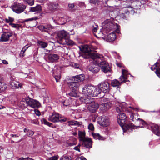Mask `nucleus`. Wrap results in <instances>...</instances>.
<instances>
[{"instance_id":"29","label":"nucleus","mask_w":160,"mask_h":160,"mask_svg":"<svg viewBox=\"0 0 160 160\" xmlns=\"http://www.w3.org/2000/svg\"><path fill=\"white\" fill-rule=\"evenodd\" d=\"M42 10L41 7L40 5H38L35 7H31L30 9V11L32 12H39Z\"/></svg>"},{"instance_id":"55","label":"nucleus","mask_w":160,"mask_h":160,"mask_svg":"<svg viewBox=\"0 0 160 160\" xmlns=\"http://www.w3.org/2000/svg\"><path fill=\"white\" fill-rule=\"evenodd\" d=\"M81 146V145L80 144H78L77 146L75 147L74 148V149L77 151H78L79 152H80V147Z\"/></svg>"},{"instance_id":"63","label":"nucleus","mask_w":160,"mask_h":160,"mask_svg":"<svg viewBox=\"0 0 160 160\" xmlns=\"http://www.w3.org/2000/svg\"><path fill=\"white\" fill-rule=\"evenodd\" d=\"M37 2L40 3H44L46 0H36Z\"/></svg>"},{"instance_id":"61","label":"nucleus","mask_w":160,"mask_h":160,"mask_svg":"<svg viewBox=\"0 0 160 160\" xmlns=\"http://www.w3.org/2000/svg\"><path fill=\"white\" fill-rule=\"evenodd\" d=\"M68 6L70 9H72L74 7V5L73 3L68 4Z\"/></svg>"},{"instance_id":"5","label":"nucleus","mask_w":160,"mask_h":160,"mask_svg":"<svg viewBox=\"0 0 160 160\" xmlns=\"http://www.w3.org/2000/svg\"><path fill=\"white\" fill-rule=\"evenodd\" d=\"M102 33L104 34L107 33L110 31L115 29L116 27L115 24L111 20L107 19L104 21L102 23Z\"/></svg>"},{"instance_id":"49","label":"nucleus","mask_w":160,"mask_h":160,"mask_svg":"<svg viewBox=\"0 0 160 160\" xmlns=\"http://www.w3.org/2000/svg\"><path fill=\"white\" fill-rule=\"evenodd\" d=\"M88 128L91 131H92L94 129L93 125L92 123H90L89 124Z\"/></svg>"},{"instance_id":"26","label":"nucleus","mask_w":160,"mask_h":160,"mask_svg":"<svg viewBox=\"0 0 160 160\" xmlns=\"http://www.w3.org/2000/svg\"><path fill=\"white\" fill-rule=\"evenodd\" d=\"M111 105V104L110 102L102 103L101 104V108L103 111H106L109 109Z\"/></svg>"},{"instance_id":"21","label":"nucleus","mask_w":160,"mask_h":160,"mask_svg":"<svg viewBox=\"0 0 160 160\" xmlns=\"http://www.w3.org/2000/svg\"><path fill=\"white\" fill-rule=\"evenodd\" d=\"M151 130L156 135L160 136V129L158 126L155 124H152L150 126Z\"/></svg>"},{"instance_id":"16","label":"nucleus","mask_w":160,"mask_h":160,"mask_svg":"<svg viewBox=\"0 0 160 160\" xmlns=\"http://www.w3.org/2000/svg\"><path fill=\"white\" fill-rule=\"evenodd\" d=\"M57 36L60 40L64 41L68 36V33L64 30L59 31Z\"/></svg>"},{"instance_id":"14","label":"nucleus","mask_w":160,"mask_h":160,"mask_svg":"<svg viewBox=\"0 0 160 160\" xmlns=\"http://www.w3.org/2000/svg\"><path fill=\"white\" fill-rule=\"evenodd\" d=\"M83 143L82 145L88 148H91L92 147V142L91 139L87 137L82 141Z\"/></svg>"},{"instance_id":"42","label":"nucleus","mask_w":160,"mask_h":160,"mask_svg":"<svg viewBox=\"0 0 160 160\" xmlns=\"http://www.w3.org/2000/svg\"><path fill=\"white\" fill-rule=\"evenodd\" d=\"M38 17H35L32 18L25 19L24 20V22H28V21H31L33 20L36 21V20L38 19Z\"/></svg>"},{"instance_id":"35","label":"nucleus","mask_w":160,"mask_h":160,"mask_svg":"<svg viewBox=\"0 0 160 160\" xmlns=\"http://www.w3.org/2000/svg\"><path fill=\"white\" fill-rule=\"evenodd\" d=\"M92 135L94 138L95 139H98L101 140H103L104 138L100 136V135L98 133H92Z\"/></svg>"},{"instance_id":"58","label":"nucleus","mask_w":160,"mask_h":160,"mask_svg":"<svg viewBox=\"0 0 160 160\" xmlns=\"http://www.w3.org/2000/svg\"><path fill=\"white\" fill-rule=\"evenodd\" d=\"M138 120L139 121V122L141 123V124L142 125H144L145 123V122H144V121L141 119L138 118Z\"/></svg>"},{"instance_id":"33","label":"nucleus","mask_w":160,"mask_h":160,"mask_svg":"<svg viewBox=\"0 0 160 160\" xmlns=\"http://www.w3.org/2000/svg\"><path fill=\"white\" fill-rule=\"evenodd\" d=\"M121 11L122 12V14L121 15V16L123 18H126V16L125 14H127L128 13V9L127 7H125L122 9Z\"/></svg>"},{"instance_id":"53","label":"nucleus","mask_w":160,"mask_h":160,"mask_svg":"<svg viewBox=\"0 0 160 160\" xmlns=\"http://www.w3.org/2000/svg\"><path fill=\"white\" fill-rule=\"evenodd\" d=\"M31 122L32 123L38 125L39 124V122L37 119L32 120Z\"/></svg>"},{"instance_id":"3","label":"nucleus","mask_w":160,"mask_h":160,"mask_svg":"<svg viewBox=\"0 0 160 160\" xmlns=\"http://www.w3.org/2000/svg\"><path fill=\"white\" fill-rule=\"evenodd\" d=\"M82 93L84 95L85 98H92L97 96L100 93V92L97 91V88L91 85H86L82 88Z\"/></svg>"},{"instance_id":"28","label":"nucleus","mask_w":160,"mask_h":160,"mask_svg":"<svg viewBox=\"0 0 160 160\" xmlns=\"http://www.w3.org/2000/svg\"><path fill=\"white\" fill-rule=\"evenodd\" d=\"M64 41V43L68 45H72L74 44V42L69 38V36L65 39Z\"/></svg>"},{"instance_id":"4","label":"nucleus","mask_w":160,"mask_h":160,"mask_svg":"<svg viewBox=\"0 0 160 160\" xmlns=\"http://www.w3.org/2000/svg\"><path fill=\"white\" fill-rule=\"evenodd\" d=\"M79 99L82 103L88 104L87 106V108L91 112H96L99 107V105L97 103L92 102L93 98H80Z\"/></svg>"},{"instance_id":"6","label":"nucleus","mask_w":160,"mask_h":160,"mask_svg":"<svg viewBox=\"0 0 160 160\" xmlns=\"http://www.w3.org/2000/svg\"><path fill=\"white\" fill-rule=\"evenodd\" d=\"M48 119L53 122H64L67 121L66 118L62 117L61 115L56 112L53 113L49 117Z\"/></svg>"},{"instance_id":"24","label":"nucleus","mask_w":160,"mask_h":160,"mask_svg":"<svg viewBox=\"0 0 160 160\" xmlns=\"http://www.w3.org/2000/svg\"><path fill=\"white\" fill-rule=\"evenodd\" d=\"M7 88V85L2 81V78L0 77V92L5 90Z\"/></svg>"},{"instance_id":"18","label":"nucleus","mask_w":160,"mask_h":160,"mask_svg":"<svg viewBox=\"0 0 160 160\" xmlns=\"http://www.w3.org/2000/svg\"><path fill=\"white\" fill-rule=\"evenodd\" d=\"M10 86L13 89L21 88L22 86V84L16 81H11L10 82Z\"/></svg>"},{"instance_id":"11","label":"nucleus","mask_w":160,"mask_h":160,"mask_svg":"<svg viewBox=\"0 0 160 160\" xmlns=\"http://www.w3.org/2000/svg\"><path fill=\"white\" fill-rule=\"evenodd\" d=\"M68 85L71 91L75 92L79 90L80 84L73 81L68 82Z\"/></svg>"},{"instance_id":"30","label":"nucleus","mask_w":160,"mask_h":160,"mask_svg":"<svg viewBox=\"0 0 160 160\" xmlns=\"http://www.w3.org/2000/svg\"><path fill=\"white\" fill-rule=\"evenodd\" d=\"M19 105L22 109H24L25 108L26 106H27V100H24L20 101L19 104Z\"/></svg>"},{"instance_id":"25","label":"nucleus","mask_w":160,"mask_h":160,"mask_svg":"<svg viewBox=\"0 0 160 160\" xmlns=\"http://www.w3.org/2000/svg\"><path fill=\"white\" fill-rule=\"evenodd\" d=\"M88 69L90 71H91L93 73H96L98 72L99 69L98 66L92 64L88 67Z\"/></svg>"},{"instance_id":"62","label":"nucleus","mask_w":160,"mask_h":160,"mask_svg":"<svg viewBox=\"0 0 160 160\" xmlns=\"http://www.w3.org/2000/svg\"><path fill=\"white\" fill-rule=\"evenodd\" d=\"M34 111L37 115L39 116L40 115V112L38 110H34Z\"/></svg>"},{"instance_id":"50","label":"nucleus","mask_w":160,"mask_h":160,"mask_svg":"<svg viewBox=\"0 0 160 160\" xmlns=\"http://www.w3.org/2000/svg\"><path fill=\"white\" fill-rule=\"evenodd\" d=\"M25 49H23V48H22L20 53V57H23L25 56L24 52L25 51Z\"/></svg>"},{"instance_id":"59","label":"nucleus","mask_w":160,"mask_h":160,"mask_svg":"<svg viewBox=\"0 0 160 160\" xmlns=\"http://www.w3.org/2000/svg\"><path fill=\"white\" fill-rule=\"evenodd\" d=\"M98 25H95V27H94L92 29V31L95 32H96L98 29Z\"/></svg>"},{"instance_id":"8","label":"nucleus","mask_w":160,"mask_h":160,"mask_svg":"<svg viewBox=\"0 0 160 160\" xmlns=\"http://www.w3.org/2000/svg\"><path fill=\"white\" fill-rule=\"evenodd\" d=\"M98 88L97 91L102 92L104 93H107L109 91V84L107 82H102L98 85Z\"/></svg>"},{"instance_id":"2","label":"nucleus","mask_w":160,"mask_h":160,"mask_svg":"<svg viewBox=\"0 0 160 160\" xmlns=\"http://www.w3.org/2000/svg\"><path fill=\"white\" fill-rule=\"evenodd\" d=\"M91 57L93 60L96 59V61L98 62L96 63H98V65L101 68L102 71L105 73L110 72L111 69L109 65L107 62L104 60L102 55L98 53H92Z\"/></svg>"},{"instance_id":"43","label":"nucleus","mask_w":160,"mask_h":160,"mask_svg":"<svg viewBox=\"0 0 160 160\" xmlns=\"http://www.w3.org/2000/svg\"><path fill=\"white\" fill-rule=\"evenodd\" d=\"M14 20L13 18L10 17H8V18H6L5 19V21L7 23H9V22H11Z\"/></svg>"},{"instance_id":"60","label":"nucleus","mask_w":160,"mask_h":160,"mask_svg":"<svg viewBox=\"0 0 160 160\" xmlns=\"http://www.w3.org/2000/svg\"><path fill=\"white\" fill-rule=\"evenodd\" d=\"M58 158L57 156H54L49 158V160H58Z\"/></svg>"},{"instance_id":"37","label":"nucleus","mask_w":160,"mask_h":160,"mask_svg":"<svg viewBox=\"0 0 160 160\" xmlns=\"http://www.w3.org/2000/svg\"><path fill=\"white\" fill-rule=\"evenodd\" d=\"M9 98L14 101H16L17 99V97L16 94L15 93H12L9 96Z\"/></svg>"},{"instance_id":"44","label":"nucleus","mask_w":160,"mask_h":160,"mask_svg":"<svg viewBox=\"0 0 160 160\" xmlns=\"http://www.w3.org/2000/svg\"><path fill=\"white\" fill-rule=\"evenodd\" d=\"M71 65L72 67L77 69L79 68L80 67V65L79 64L74 62L72 63Z\"/></svg>"},{"instance_id":"64","label":"nucleus","mask_w":160,"mask_h":160,"mask_svg":"<svg viewBox=\"0 0 160 160\" xmlns=\"http://www.w3.org/2000/svg\"><path fill=\"white\" fill-rule=\"evenodd\" d=\"M2 63L5 64H8V63L7 61L5 60H2Z\"/></svg>"},{"instance_id":"10","label":"nucleus","mask_w":160,"mask_h":160,"mask_svg":"<svg viewBox=\"0 0 160 160\" xmlns=\"http://www.w3.org/2000/svg\"><path fill=\"white\" fill-rule=\"evenodd\" d=\"M27 105L31 108H38L40 106V104L37 101L32 98L27 99Z\"/></svg>"},{"instance_id":"56","label":"nucleus","mask_w":160,"mask_h":160,"mask_svg":"<svg viewBox=\"0 0 160 160\" xmlns=\"http://www.w3.org/2000/svg\"><path fill=\"white\" fill-rule=\"evenodd\" d=\"M43 68L47 71H48L50 70V67L47 64L44 65Z\"/></svg>"},{"instance_id":"19","label":"nucleus","mask_w":160,"mask_h":160,"mask_svg":"<svg viewBox=\"0 0 160 160\" xmlns=\"http://www.w3.org/2000/svg\"><path fill=\"white\" fill-rule=\"evenodd\" d=\"M39 30L45 32H48L52 29V26L49 24L45 25H40L38 26Z\"/></svg>"},{"instance_id":"1","label":"nucleus","mask_w":160,"mask_h":160,"mask_svg":"<svg viewBox=\"0 0 160 160\" xmlns=\"http://www.w3.org/2000/svg\"><path fill=\"white\" fill-rule=\"evenodd\" d=\"M116 110L119 113L118 116V122L120 126L122 128L124 132H127L131 128L134 129L136 126L132 123H129L125 125V128L123 126L126 123L127 117L124 112L126 111L127 109L126 104L125 102L122 103H118L116 105Z\"/></svg>"},{"instance_id":"13","label":"nucleus","mask_w":160,"mask_h":160,"mask_svg":"<svg viewBox=\"0 0 160 160\" xmlns=\"http://www.w3.org/2000/svg\"><path fill=\"white\" fill-rule=\"evenodd\" d=\"M160 60H159L153 65L151 67L152 70H156L155 73L159 78H160Z\"/></svg>"},{"instance_id":"15","label":"nucleus","mask_w":160,"mask_h":160,"mask_svg":"<svg viewBox=\"0 0 160 160\" xmlns=\"http://www.w3.org/2000/svg\"><path fill=\"white\" fill-rule=\"evenodd\" d=\"M48 9L53 12L57 10L58 8V4L56 2H49L47 3Z\"/></svg>"},{"instance_id":"45","label":"nucleus","mask_w":160,"mask_h":160,"mask_svg":"<svg viewBox=\"0 0 160 160\" xmlns=\"http://www.w3.org/2000/svg\"><path fill=\"white\" fill-rule=\"evenodd\" d=\"M28 5L32 6L34 4V0H26Z\"/></svg>"},{"instance_id":"48","label":"nucleus","mask_w":160,"mask_h":160,"mask_svg":"<svg viewBox=\"0 0 160 160\" xmlns=\"http://www.w3.org/2000/svg\"><path fill=\"white\" fill-rule=\"evenodd\" d=\"M54 78L56 82H58L59 81V80L61 78V76L60 74L58 75H55Z\"/></svg>"},{"instance_id":"54","label":"nucleus","mask_w":160,"mask_h":160,"mask_svg":"<svg viewBox=\"0 0 160 160\" xmlns=\"http://www.w3.org/2000/svg\"><path fill=\"white\" fill-rule=\"evenodd\" d=\"M75 160H87L86 158L83 156H81L77 158Z\"/></svg>"},{"instance_id":"23","label":"nucleus","mask_w":160,"mask_h":160,"mask_svg":"<svg viewBox=\"0 0 160 160\" xmlns=\"http://www.w3.org/2000/svg\"><path fill=\"white\" fill-rule=\"evenodd\" d=\"M128 76L127 71L125 70H122V75L119 78L121 82H126L128 81L127 80Z\"/></svg>"},{"instance_id":"57","label":"nucleus","mask_w":160,"mask_h":160,"mask_svg":"<svg viewBox=\"0 0 160 160\" xmlns=\"http://www.w3.org/2000/svg\"><path fill=\"white\" fill-rule=\"evenodd\" d=\"M71 125H78L79 124V122L77 121H74L72 122V123L71 124Z\"/></svg>"},{"instance_id":"34","label":"nucleus","mask_w":160,"mask_h":160,"mask_svg":"<svg viewBox=\"0 0 160 160\" xmlns=\"http://www.w3.org/2000/svg\"><path fill=\"white\" fill-rule=\"evenodd\" d=\"M111 85L113 87H118L120 85V83L117 79H114L112 81Z\"/></svg>"},{"instance_id":"52","label":"nucleus","mask_w":160,"mask_h":160,"mask_svg":"<svg viewBox=\"0 0 160 160\" xmlns=\"http://www.w3.org/2000/svg\"><path fill=\"white\" fill-rule=\"evenodd\" d=\"M34 134V132L32 131H30L28 132L26 135L28 137H30L32 136Z\"/></svg>"},{"instance_id":"39","label":"nucleus","mask_w":160,"mask_h":160,"mask_svg":"<svg viewBox=\"0 0 160 160\" xmlns=\"http://www.w3.org/2000/svg\"><path fill=\"white\" fill-rule=\"evenodd\" d=\"M42 123H44L45 125H47L50 127H52V124L48 122L45 119L42 118L41 120Z\"/></svg>"},{"instance_id":"7","label":"nucleus","mask_w":160,"mask_h":160,"mask_svg":"<svg viewBox=\"0 0 160 160\" xmlns=\"http://www.w3.org/2000/svg\"><path fill=\"white\" fill-rule=\"evenodd\" d=\"M11 7L13 12L18 14L23 12L26 8V6L19 3H13Z\"/></svg>"},{"instance_id":"41","label":"nucleus","mask_w":160,"mask_h":160,"mask_svg":"<svg viewBox=\"0 0 160 160\" xmlns=\"http://www.w3.org/2000/svg\"><path fill=\"white\" fill-rule=\"evenodd\" d=\"M77 92L72 91L68 94L69 96L71 97H76L77 96Z\"/></svg>"},{"instance_id":"40","label":"nucleus","mask_w":160,"mask_h":160,"mask_svg":"<svg viewBox=\"0 0 160 160\" xmlns=\"http://www.w3.org/2000/svg\"><path fill=\"white\" fill-rule=\"evenodd\" d=\"M71 157L67 155H64L61 157L60 160H71Z\"/></svg>"},{"instance_id":"46","label":"nucleus","mask_w":160,"mask_h":160,"mask_svg":"<svg viewBox=\"0 0 160 160\" xmlns=\"http://www.w3.org/2000/svg\"><path fill=\"white\" fill-rule=\"evenodd\" d=\"M100 0H90V2L94 4H98Z\"/></svg>"},{"instance_id":"31","label":"nucleus","mask_w":160,"mask_h":160,"mask_svg":"<svg viewBox=\"0 0 160 160\" xmlns=\"http://www.w3.org/2000/svg\"><path fill=\"white\" fill-rule=\"evenodd\" d=\"M78 135L81 141H82L84 139H85L87 137H85V133L84 132L79 131Z\"/></svg>"},{"instance_id":"9","label":"nucleus","mask_w":160,"mask_h":160,"mask_svg":"<svg viewBox=\"0 0 160 160\" xmlns=\"http://www.w3.org/2000/svg\"><path fill=\"white\" fill-rule=\"evenodd\" d=\"M99 124L103 127H107L110 123L109 119L108 118L104 116H101L98 119Z\"/></svg>"},{"instance_id":"38","label":"nucleus","mask_w":160,"mask_h":160,"mask_svg":"<svg viewBox=\"0 0 160 160\" xmlns=\"http://www.w3.org/2000/svg\"><path fill=\"white\" fill-rule=\"evenodd\" d=\"M130 118L133 121H135V120H138L137 114L132 113L130 114Z\"/></svg>"},{"instance_id":"47","label":"nucleus","mask_w":160,"mask_h":160,"mask_svg":"<svg viewBox=\"0 0 160 160\" xmlns=\"http://www.w3.org/2000/svg\"><path fill=\"white\" fill-rule=\"evenodd\" d=\"M73 142L71 143V142H68V145L71 146L74 145L76 144V139L74 138L73 139Z\"/></svg>"},{"instance_id":"22","label":"nucleus","mask_w":160,"mask_h":160,"mask_svg":"<svg viewBox=\"0 0 160 160\" xmlns=\"http://www.w3.org/2000/svg\"><path fill=\"white\" fill-rule=\"evenodd\" d=\"M73 81L76 82L80 83V82L83 81L84 79V76L83 74H80L72 78Z\"/></svg>"},{"instance_id":"36","label":"nucleus","mask_w":160,"mask_h":160,"mask_svg":"<svg viewBox=\"0 0 160 160\" xmlns=\"http://www.w3.org/2000/svg\"><path fill=\"white\" fill-rule=\"evenodd\" d=\"M69 100H68L69 101L68 102V100H63V101H61L60 99V102H62V103L63 104L64 106H67L71 103V98H70Z\"/></svg>"},{"instance_id":"17","label":"nucleus","mask_w":160,"mask_h":160,"mask_svg":"<svg viewBox=\"0 0 160 160\" xmlns=\"http://www.w3.org/2000/svg\"><path fill=\"white\" fill-rule=\"evenodd\" d=\"M48 58L49 62H54L59 59V56L57 54L52 53L48 54Z\"/></svg>"},{"instance_id":"51","label":"nucleus","mask_w":160,"mask_h":160,"mask_svg":"<svg viewBox=\"0 0 160 160\" xmlns=\"http://www.w3.org/2000/svg\"><path fill=\"white\" fill-rule=\"evenodd\" d=\"M9 25H10L12 27L14 28H18L19 27L18 24L13 23L12 22H10L9 23Z\"/></svg>"},{"instance_id":"32","label":"nucleus","mask_w":160,"mask_h":160,"mask_svg":"<svg viewBox=\"0 0 160 160\" xmlns=\"http://www.w3.org/2000/svg\"><path fill=\"white\" fill-rule=\"evenodd\" d=\"M37 45L42 48H45L47 46V43L42 41H38L37 42Z\"/></svg>"},{"instance_id":"20","label":"nucleus","mask_w":160,"mask_h":160,"mask_svg":"<svg viewBox=\"0 0 160 160\" xmlns=\"http://www.w3.org/2000/svg\"><path fill=\"white\" fill-rule=\"evenodd\" d=\"M12 35V33L10 32H5L2 35L0 40L1 41L6 42L8 41L9 38Z\"/></svg>"},{"instance_id":"12","label":"nucleus","mask_w":160,"mask_h":160,"mask_svg":"<svg viewBox=\"0 0 160 160\" xmlns=\"http://www.w3.org/2000/svg\"><path fill=\"white\" fill-rule=\"evenodd\" d=\"M80 50L84 52L87 53L91 58V54L95 52H90V51H92L90 46L87 45H82L81 47H79Z\"/></svg>"},{"instance_id":"27","label":"nucleus","mask_w":160,"mask_h":160,"mask_svg":"<svg viewBox=\"0 0 160 160\" xmlns=\"http://www.w3.org/2000/svg\"><path fill=\"white\" fill-rule=\"evenodd\" d=\"M116 34L113 33H111L107 36V39L109 42L114 41L116 38Z\"/></svg>"}]
</instances>
